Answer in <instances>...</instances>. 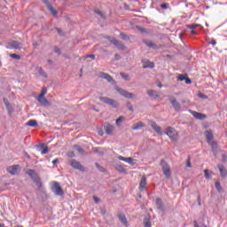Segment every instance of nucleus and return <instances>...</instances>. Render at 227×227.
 Here are the masks:
<instances>
[{
    "label": "nucleus",
    "instance_id": "nucleus-1",
    "mask_svg": "<svg viewBox=\"0 0 227 227\" xmlns=\"http://www.w3.org/2000/svg\"><path fill=\"white\" fill-rule=\"evenodd\" d=\"M27 175L32 178L33 182L38 186L42 187V181H40V176H38V174H36V171L33 169H28L27 171Z\"/></svg>",
    "mask_w": 227,
    "mask_h": 227
},
{
    "label": "nucleus",
    "instance_id": "nucleus-2",
    "mask_svg": "<svg viewBox=\"0 0 227 227\" xmlns=\"http://www.w3.org/2000/svg\"><path fill=\"white\" fill-rule=\"evenodd\" d=\"M99 100L101 102H103L104 104H107L108 106H111L114 109L118 108V106H120L118 101H116L114 99H111V98H109L107 97H99Z\"/></svg>",
    "mask_w": 227,
    "mask_h": 227
},
{
    "label": "nucleus",
    "instance_id": "nucleus-3",
    "mask_svg": "<svg viewBox=\"0 0 227 227\" xmlns=\"http://www.w3.org/2000/svg\"><path fill=\"white\" fill-rule=\"evenodd\" d=\"M51 192H54L55 196H63L65 194V192H63V189L59 185V183L54 182L51 185Z\"/></svg>",
    "mask_w": 227,
    "mask_h": 227
},
{
    "label": "nucleus",
    "instance_id": "nucleus-4",
    "mask_svg": "<svg viewBox=\"0 0 227 227\" xmlns=\"http://www.w3.org/2000/svg\"><path fill=\"white\" fill-rule=\"evenodd\" d=\"M160 166L162 168V171L166 178H169V176H171V168H169V165H168L166 161L161 160Z\"/></svg>",
    "mask_w": 227,
    "mask_h": 227
},
{
    "label": "nucleus",
    "instance_id": "nucleus-5",
    "mask_svg": "<svg viewBox=\"0 0 227 227\" xmlns=\"http://www.w3.org/2000/svg\"><path fill=\"white\" fill-rule=\"evenodd\" d=\"M107 40H109L111 43L115 45V47H117L119 51H125V45H123V43H121L120 41L114 39V37H107Z\"/></svg>",
    "mask_w": 227,
    "mask_h": 227
},
{
    "label": "nucleus",
    "instance_id": "nucleus-6",
    "mask_svg": "<svg viewBox=\"0 0 227 227\" xmlns=\"http://www.w3.org/2000/svg\"><path fill=\"white\" fill-rule=\"evenodd\" d=\"M118 93L124 97L125 98H135L136 95L132 92H129L121 88L117 89Z\"/></svg>",
    "mask_w": 227,
    "mask_h": 227
},
{
    "label": "nucleus",
    "instance_id": "nucleus-7",
    "mask_svg": "<svg viewBox=\"0 0 227 227\" xmlns=\"http://www.w3.org/2000/svg\"><path fill=\"white\" fill-rule=\"evenodd\" d=\"M70 166L72 168H74V169H78L79 171H85L86 168L81 165V162L75 160H72Z\"/></svg>",
    "mask_w": 227,
    "mask_h": 227
},
{
    "label": "nucleus",
    "instance_id": "nucleus-8",
    "mask_svg": "<svg viewBox=\"0 0 227 227\" xmlns=\"http://www.w3.org/2000/svg\"><path fill=\"white\" fill-rule=\"evenodd\" d=\"M8 47L7 49H18L19 51H20V49H22V43L17 42V41H11L8 43Z\"/></svg>",
    "mask_w": 227,
    "mask_h": 227
},
{
    "label": "nucleus",
    "instance_id": "nucleus-9",
    "mask_svg": "<svg viewBox=\"0 0 227 227\" xmlns=\"http://www.w3.org/2000/svg\"><path fill=\"white\" fill-rule=\"evenodd\" d=\"M158 212H164L166 210V206L164 205V202L161 200V199L157 198L155 201Z\"/></svg>",
    "mask_w": 227,
    "mask_h": 227
},
{
    "label": "nucleus",
    "instance_id": "nucleus-10",
    "mask_svg": "<svg viewBox=\"0 0 227 227\" xmlns=\"http://www.w3.org/2000/svg\"><path fill=\"white\" fill-rule=\"evenodd\" d=\"M165 134L168 136L170 139H175V137H176V130L171 127L166 129Z\"/></svg>",
    "mask_w": 227,
    "mask_h": 227
},
{
    "label": "nucleus",
    "instance_id": "nucleus-11",
    "mask_svg": "<svg viewBox=\"0 0 227 227\" xmlns=\"http://www.w3.org/2000/svg\"><path fill=\"white\" fill-rule=\"evenodd\" d=\"M169 102L171 106L174 107L175 111H180V109H182V106H180V103L176 101V98H170Z\"/></svg>",
    "mask_w": 227,
    "mask_h": 227
},
{
    "label": "nucleus",
    "instance_id": "nucleus-12",
    "mask_svg": "<svg viewBox=\"0 0 227 227\" xmlns=\"http://www.w3.org/2000/svg\"><path fill=\"white\" fill-rule=\"evenodd\" d=\"M20 168V165H12L7 168V173H10V175H17V173H19Z\"/></svg>",
    "mask_w": 227,
    "mask_h": 227
},
{
    "label": "nucleus",
    "instance_id": "nucleus-13",
    "mask_svg": "<svg viewBox=\"0 0 227 227\" xmlns=\"http://www.w3.org/2000/svg\"><path fill=\"white\" fill-rule=\"evenodd\" d=\"M190 113L194 118H196V120H205L207 118V115L205 114L198 113L192 110H190Z\"/></svg>",
    "mask_w": 227,
    "mask_h": 227
},
{
    "label": "nucleus",
    "instance_id": "nucleus-14",
    "mask_svg": "<svg viewBox=\"0 0 227 227\" xmlns=\"http://www.w3.org/2000/svg\"><path fill=\"white\" fill-rule=\"evenodd\" d=\"M118 160H122L123 162H127V164H130V166H134L136 164L132 157L125 158L123 156H118Z\"/></svg>",
    "mask_w": 227,
    "mask_h": 227
},
{
    "label": "nucleus",
    "instance_id": "nucleus-15",
    "mask_svg": "<svg viewBox=\"0 0 227 227\" xmlns=\"http://www.w3.org/2000/svg\"><path fill=\"white\" fill-rule=\"evenodd\" d=\"M149 125L153 129V130H155V132H157V134H160V132H162V129L160 126L157 125L156 121H150Z\"/></svg>",
    "mask_w": 227,
    "mask_h": 227
},
{
    "label": "nucleus",
    "instance_id": "nucleus-16",
    "mask_svg": "<svg viewBox=\"0 0 227 227\" xmlns=\"http://www.w3.org/2000/svg\"><path fill=\"white\" fill-rule=\"evenodd\" d=\"M44 4H46L48 10L52 13L53 17H56L58 15V11L49 4V0H43Z\"/></svg>",
    "mask_w": 227,
    "mask_h": 227
},
{
    "label": "nucleus",
    "instance_id": "nucleus-17",
    "mask_svg": "<svg viewBox=\"0 0 227 227\" xmlns=\"http://www.w3.org/2000/svg\"><path fill=\"white\" fill-rule=\"evenodd\" d=\"M99 77L100 79H106L107 82H114V79L107 73H100Z\"/></svg>",
    "mask_w": 227,
    "mask_h": 227
},
{
    "label": "nucleus",
    "instance_id": "nucleus-18",
    "mask_svg": "<svg viewBox=\"0 0 227 227\" xmlns=\"http://www.w3.org/2000/svg\"><path fill=\"white\" fill-rule=\"evenodd\" d=\"M38 103L41 104L42 106H49V101L47 98H45V96H38L37 97Z\"/></svg>",
    "mask_w": 227,
    "mask_h": 227
},
{
    "label": "nucleus",
    "instance_id": "nucleus-19",
    "mask_svg": "<svg viewBox=\"0 0 227 227\" xmlns=\"http://www.w3.org/2000/svg\"><path fill=\"white\" fill-rule=\"evenodd\" d=\"M105 131L106 134H108V136L113 135V132H114V126H113L111 124H106L105 126Z\"/></svg>",
    "mask_w": 227,
    "mask_h": 227
},
{
    "label": "nucleus",
    "instance_id": "nucleus-20",
    "mask_svg": "<svg viewBox=\"0 0 227 227\" xmlns=\"http://www.w3.org/2000/svg\"><path fill=\"white\" fill-rule=\"evenodd\" d=\"M39 152H41L42 155H45V153H49V147L45 146L43 144L37 146Z\"/></svg>",
    "mask_w": 227,
    "mask_h": 227
},
{
    "label": "nucleus",
    "instance_id": "nucleus-21",
    "mask_svg": "<svg viewBox=\"0 0 227 227\" xmlns=\"http://www.w3.org/2000/svg\"><path fill=\"white\" fill-rule=\"evenodd\" d=\"M138 189L141 192H143V191H145V189H146V176L142 177Z\"/></svg>",
    "mask_w": 227,
    "mask_h": 227
},
{
    "label": "nucleus",
    "instance_id": "nucleus-22",
    "mask_svg": "<svg viewBox=\"0 0 227 227\" xmlns=\"http://www.w3.org/2000/svg\"><path fill=\"white\" fill-rule=\"evenodd\" d=\"M145 43L149 47V49H153V51H157V49H159V46H157L153 42L145 41Z\"/></svg>",
    "mask_w": 227,
    "mask_h": 227
},
{
    "label": "nucleus",
    "instance_id": "nucleus-23",
    "mask_svg": "<svg viewBox=\"0 0 227 227\" xmlns=\"http://www.w3.org/2000/svg\"><path fill=\"white\" fill-rule=\"evenodd\" d=\"M144 67L143 68H155V64L153 62H150V60L143 61Z\"/></svg>",
    "mask_w": 227,
    "mask_h": 227
},
{
    "label": "nucleus",
    "instance_id": "nucleus-24",
    "mask_svg": "<svg viewBox=\"0 0 227 227\" xmlns=\"http://www.w3.org/2000/svg\"><path fill=\"white\" fill-rule=\"evenodd\" d=\"M4 106L8 111V113H13V108H12V106H10V102L8 101V99L6 98H4Z\"/></svg>",
    "mask_w": 227,
    "mask_h": 227
},
{
    "label": "nucleus",
    "instance_id": "nucleus-25",
    "mask_svg": "<svg viewBox=\"0 0 227 227\" xmlns=\"http://www.w3.org/2000/svg\"><path fill=\"white\" fill-rule=\"evenodd\" d=\"M119 220L121 221V223L124 225L127 226L128 225V221H127V217H125V215L123 214H120L119 215Z\"/></svg>",
    "mask_w": 227,
    "mask_h": 227
},
{
    "label": "nucleus",
    "instance_id": "nucleus-26",
    "mask_svg": "<svg viewBox=\"0 0 227 227\" xmlns=\"http://www.w3.org/2000/svg\"><path fill=\"white\" fill-rule=\"evenodd\" d=\"M205 135L207 139V143H210V141H212V139H214V135L212 134V131L207 130Z\"/></svg>",
    "mask_w": 227,
    "mask_h": 227
},
{
    "label": "nucleus",
    "instance_id": "nucleus-27",
    "mask_svg": "<svg viewBox=\"0 0 227 227\" xmlns=\"http://www.w3.org/2000/svg\"><path fill=\"white\" fill-rule=\"evenodd\" d=\"M147 95H149V97L152 98H159V94L155 90H148Z\"/></svg>",
    "mask_w": 227,
    "mask_h": 227
},
{
    "label": "nucleus",
    "instance_id": "nucleus-28",
    "mask_svg": "<svg viewBox=\"0 0 227 227\" xmlns=\"http://www.w3.org/2000/svg\"><path fill=\"white\" fill-rule=\"evenodd\" d=\"M218 169L220 171L221 176H226L227 173H226V168H224V166L223 165L218 166Z\"/></svg>",
    "mask_w": 227,
    "mask_h": 227
},
{
    "label": "nucleus",
    "instance_id": "nucleus-29",
    "mask_svg": "<svg viewBox=\"0 0 227 227\" xmlns=\"http://www.w3.org/2000/svg\"><path fill=\"white\" fill-rule=\"evenodd\" d=\"M27 125L28 127H38V122L36 121V120H30L27 122Z\"/></svg>",
    "mask_w": 227,
    "mask_h": 227
},
{
    "label": "nucleus",
    "instance_id": "nucleus-30",
    "mask_svg": "<svg viewBox=\"0 0 227 227\" xmlns=\"http://www.w3.org/2000/svg\"><path fill=\"white\" fill-rule=\"evenodd\" d=\"M125 121V117L124 116H120L116 121L115 123L117 125V127H120V125H121V123Z\"/></svg>",
    "mask_w": 227,
    "mask_h": 227
},
{
    "label": "nucleus",
    "instance_id": "nucleus-31",
    "mask_svg": "<svg viewBox=\"0 0 227 227\" xmlns=\"http://www.w3.org/2000/svg\"><path fill=\"white\" fill-rule=\"evenodd\" d=\"M144 226L152 227V222H150V217H146L144 219Z\"/></svg>",
    "mask_w": 227,
    "mask_h": 227
},
{
    "label": "nucleus",
    "instance_id": "nucleus-32",
    "mask_svg": "<svg viewBox=\"0 0 227 227\" xmlns=\"http://www.w3.org/2000/svg\"><path fill=\"white\" fill-rule=\"evenodd\" d=\"M142 127H145V124L140 121L133 127V130H140Z\"/></svg>",
    "mask_w": 227,
    "mask_h": 227
},
{
    "label": "nucleus",
    "instance_id": "nucleus-33",
    "mask_svg": "<svg viewBox=\"0 0 227 227\" xmlns=\"http://www.w3.org/2000/svg\"><path fill=\"white\" fill-rule=\"evenodd\" d=\"M74 147L75 148L76 151H78V153H80L81 155H84V150L82 149V147L77 145H74Z\"/></svg>",
    "mask_w": 227,
    "mask_h": 227
},
{
    "label": "nucleus",
    "instance_id": "nucleus-34",
    "mask_svg": "<svg viewBox=\"0 0 227 227\" xmlns=\"http://www.w3.org/2000/svg\"><path fill=\"white\" fill-rule=\"evenodd\" d=\"M215 189L217 190L218 192H223V187L221 186V183L216 182L215 184Z\"/></svg>",
    "mask_w": 227,
    "mask_h": 227
},
{
    "label": "nucleus",
    "instance_id": "nucleus-35",
    "mask_svg": "<svg viewBox=\"0 0 227 227\" xmlns=\"http://www.w3.org/2000/svg\"><path fill=\"white\" fill-rule=\"evenodd\" d=\"M121 77H122V79H124V81H130V76H129V74H127L125 73H121Z\"/></svg>",
    "mask_w": 227,
    "mask_h": 227
},
{
    "label": "nucleus",
    "instance_id": "nucleus-36",
    "mask_svg": "<svg viewBox=\"0 0 227 227\" xmlns=\"http://www.w3.org/2000/svg\"><path fill=\"white\" fill-rule=\"evenodd\" d=\"M116 169L119 170L120 173H125V168L121 165H117Z\"/></svg>",
    "mask_w": 227,
    "mask_h": 227
},
{
    "label": "nucleus",
    "instance_id": "nucleus-37",
    "mask_svg": "<svg viewBox=\"0 0 227 227\" xmlns=\"http://www.w3.org/2000/svg\"><path fill=\"white\" fill-rule=\"evenodd\" d=\"M96 13H97V15H99V17H101V19H106V15L104 14L103 12L97 10Z\"/></svg>",
    "mask_w": 227,
    "mask_h": 227
},
{
    "label": "nucleus",
    "instance_id": "nucleus-38",
    "mask_svg": "<svg viewBox=\"0 0 227 227\" xmlns=\"http://www.w3.org/2000/svg\"><path fill=\"white\" fill-rule=\"evenodd\" d=\"M211 148L214 153H215L217 152V144H215V142H213Z\"/></svg>",
    "mask_w": 227,
    "mask_h": 227
},
{
    "label": "nucleus",
    "instance_id": "nucleus-39",
    "mask_svg": "<svg viewBox=\"0 0 227 227\" xmlns=\"http://www.w3.org/2000/svg\"><path fill=\"white\" fill-rule=\"evenodd\" d=\"M160 8L162 10H168V8H169V4H168V3L161 4Z\"/></svg>",
    "mask_w": 227,
    "mask_h": 227
},
{
    "label": "nucleus",
    "instance_id": "nucleus-40",
    "mask_svg": "<svg viewBox=\"0 0 227 227\" xmlns=\"http://www.w3.org/2000/svg\"><path fill=\"white\" fill-rule=\"evenodd\" d=\"M10 57L12 58V59H20V55L15 53L11 54Z\"/></svg>",
    "mask_w": 227,
    "mask_h": 227
},
{
    "label": "nucleus",
    "instance_id": "nucleus-41",
    "mask_svg": "<svg viewBox=\"0 0 227 227\" xmlns=\"http://www.w3.org/2000/svg\"><path fill=\"white\" fill-rule=\"evenodd\" d=\"M95 152L96 153H98L100 157L104 155V151H102V149L96 148Z\"/></svg>",
    "mask_w": 227,
    "mask_h": 227
},
{
    "label": "nucleus",
    "instance_id": "nucleus-42",
    "mask_svg": "<svg viewBox=\"0 0 227 227\" xmlns=\"http://www.w3.org/2000/svg\"><path fill=\"white\" fill-rule=\"evenodd\" d=\"M185 75H184V74H179L177 77H176V79H177V81H185Z\"/></svg>",
    "mask_w": 227,
    "mask_h": 227
},
{
    "label": "nucleus",
    "instance_id": "nucleus-43",
    "mask_svg": "<svg viewBox=\"0 0 227 227\" xmlns=\"http://www.w3.org/2000/svg\"><path fill=\"white\" fill-rule=\"evenodd\" d=\"M200 25L198 24H192L188 26V29H196V27H199Z\"/></svg>",
    "mask_w": 227,
    "mask_h": 227
},
{
    "label": "nucleus",
    "instance_id": "nucleus-44",
    "mask_svg": "<svg viewBox=\"0 0 227 227\" xmlns=\"http://www.w3.org/2000/svg\"><path fill=\"white\" fill-rule=\"evenodd\" d=\"M39 74L42 75V77H47V73H45V71L43 69L39 70Z\"/></svg>",
    "mask_w": 227,
    "mask_h": 227
},
{
    "label": "nucleus",
    "instance_id": "nucleus-45",
    "mask_svg": "<svg viewBox=\"0 0 227 227\" xmlns=\"http://www.w3.org/2000/svg\"><path fill=\"white\" fill-rule=\"evenodd\" d=\"M204 176L207 179L210 178V174H208V169L204 170Z\"/></svg>",
    "mask_w": 227,
    "mask_h": 227
},
{
    "label": "nucleus",
    "instance_id": "nucleus-46",
    "mask_svg": "<svg viewBox=\"0 0 227 227\" xmlns=\"http://www.w3.org/2000/svg\"><path fill=\"white\" fill-rule=\"evenodd\" d=\"M198 97L199 98H204V99L208 98V97L203 93H199Z\"/></svg>",
    "mask_w": 227,
    "mask_h": 227
},
{
    "label": "nucleus",
    "instance_id": "nucleus-47",
    "mask_svg": "<svg viewBox=\"0 0 227 227\" xmlns=\"http://www.w3.org/2000/svg\"><path fill=\"white\" fill-rule=\"evenodd\" d=\"M127 107H128L129 111H134V106H132L131 103H128Z\"/></svg>",
    "mask_w": 227,
    "mask_h": 227
},
{
    "label": "nucleus",
    "instance_id": "nucleus-48",
    "mask_svg": "<svg viewBox=\"0 0 227 227\" xmlns=\"http://www.w3.org/2000/svg\"><path fill=\"white\" fill-rule=\"evenodd\" d=\"M54 52L56 53V54H61V50L59 49V48H58V47H55L54 48Z\"/></svg>",
    "mask_w": 227,
    "mask_h": 227
},
{
    "label": "nucleus",
    "instance_id": "nucleus-49",
    "mask_svg": "<svg viewBox=\"0 0 227 227\" xmlns=\"http://www.w3.org/2000/svg\"><path fill=\"white\" fill-rule=\"evenodd\" d=\"M121 38H122V40H128L129 36H127V35H125L124 33H121Z\"/></svg>",
    "mask_w": 227,
    "mask_h": 227
},
{
    "label": "nucleus",
    "instance_id": "nucleus-50",
    "mask_svg": "<svg viewBox=\"0 0 227 227\" xmlns=\"http://www.w3.org/2000/svg\"><path fill=\"white\" fill-rule=\"evenodd\" d=\"M47 95V90L43 89L42 93L39 95L40 97H45Z\"/></svg>",
    "mask_w": 227,
    "mask_h": 227
},
{
    "label": "nucleus",
    "instance_id": "nucleus-51",
    "mask_svg": "<svg viewBox=\"0 0 227 227\" xmlns=\"http://www.w3.org/2000/svg\"><path fill=\"white\" fill-rule=\"evenodd\" d=\"M184 81H185V84H192V81H191L189 78H185Z\"/></svg>",
    "mask_w": 227,
    "mask_h": 227
},
{
    "label": "nucleus",
    "instance_id": "nucleus-52",
    "mask_svg": "<svg viewBox=\"0 0 227 227\" xmlns=\"http://www.w3.org/2000/svg\"><path fill=\"white\" fill-rule=\"evenodd\" d=\"M93 200L95 201V203H100V199L98 197H93Z\"/></svg>",
    "mask_w": 227,
    "mask_h": 227
},
{
    "label": "nucleus",
    "instance_id": "nucleus-53",
    "mask_svg": "<svg viewBox=\"0 0 227 227\" xmlns=\"http://www.w3.org/2000/svg\"><path fill=\"white\" fill-rule=\"evenodd\" d=\"M209 43L211 45H217V42L215 41V39H212Z\"/></svg>",
    "mask_w": 227,
    "mask_h": 227
},
{
    "label": "nucleus",
    "instance_id": "nucleus-54",
    "mask_svg": "<svg viewBox=\"0 0 227 227\" xmlns=\"http://www.w3.org/2000/svg\"><path fill=\"white\" fill-rule=\"evenodd\" d=\"M191 159H188L186 161V168H191Z\"/></svg>",
    "mask_w": 227,
    "mask_h": 227
},
{
    "label": "nucleus",
    "instance_id": "nucleus-55",
    "mask_svg": "<svg viewBox=\"0 0 227 227\" xmlns=\"http://www.w3.org/2000/svg\"><path fill=\"white\" fill-rule=\"evenodd\" d=\"M87 58H90L91 59H95V54L88 55Z\"/></svg>",
    "mask_w": 227,
    "mask_h": 227
},
{
    "label": "nucleus",
    "instance_id": "nucleus-56",
    "mask_svg": "<svg viewBox=\"0 0 227 227\" xmlns=\"http://www.w3.org/2000/svg\"><path fill=\"white\" fill-rule=\"evenodd\" d=\"M59 35H63V31L60 28H56Z\"/></svg>",
    "mask_w": 227,
    "mask_h": 227
},
{
    "label": "nucleus",
    "instance_id": "nucleus-57",
    "mask_svg": "<svg viewBox=\"0 0 227 227\" xmlns=\"http://www.w3.org/2000/svg\"><path fill=\"white\" fill-rule=\"evenodd\" d=\"M106 208H101V214L104 215H106Z\"/></svg>",
    "mask_w": 227,
    "mask_h": 227
},
{
    "label": "nucleus",
    "instance_id": "nucleus-58",
    "mask_svg": "<svg viewBox=\"0 0 227 227\" xmlns=\"http://www.w3.org/2000/svg\"><path fill=\"white\" fill-rule=\"evenodd\" d=\"M198 204L201 205V197H200V196L198 197Z\"/></svg>",
    "mask_w": 227,
    "mask_h": 227
},
{
    "label": "nucleus",
    "instance_id": "nucleus-59",
    "mask_svg": "<svg viewBox=\"0 0 227 227\" xmlns=\"http://www.w3.org/2000/svg\"><path fill=\"white\" fill-rule=\"evenodd\" d=\"M58 162H59L58 159H55V160H52V164H58Z\"/></svg>",
    "mask_w": 227,
    "mask_h": 227
},
{
    "label": "nucleus",
    "instance_id": "nucleus-60",
    "mask_svg": "<svg viewBox=\"0 0 227 227\" xmlns=\"http://www.w3.org/2000/svg\"><path fill=\"white\" fill-rule=\"evenodd\" d=\"M69 157H75V154L74 153V152L69 153Z\"/></svg>",
    "mask_w": 227,
    "mask_h": 227
},
{
    "label": "nucleus",
    "instance_id": "nucleus-61",
    "mask_svg": "<svg viewBox=\"0 0 227 227\" xmlns=\"http://www.w3.org/2000/svg\"><path fill=\"white\" fill-rule=\"evenodd\" d=\"M115 59H120V55L119 54H115Z\"/></svg>",
    "mask_w": 227,
    "mask_h": 227
},
{
    "label": "nucleus",
    "instance_id": "nucleus-62",
    "mask_svg": "<svg viewBox=\"0 0 227 227\" xmlns=\"http://www.w3.org/2000/svg\"><path fill=\"white\" fill-rule=\"evenodd\" d=\"M191 35H196V31L192 30V31H191Z\"/></svg>",
    "mask_w": 227,
    "mask_h": 227
},
{
    "label": "nucleus",
    "instance_id": "nucleus-63",
    "mask_svg": "<svg viewBox=\"0 0 227 227\" xmlns=\"http://www.w3.org/2000/svg\"><path fill=\"white\" fill-rule=\"evenodd\" d=\"M96 168H98V169H100V165L98 163H96Z\"/></svg>",
    "mask_w": 227,
    "mask_h": 227
},
{
    "label": "nucleus",
    "instance_id": "nucleus-64",
    "mask_svg": "<svg viewBox=\"0 0 227 227\" xmlns=\"http://www.w3.org/2000/svg\"><path fill=\"white\" fill-rule=\"evenodd\" d=\"M0 227H4V224L0 223Z\"/></svg>",
    "mask_w": 227,
    "mask_h": 227
}]
</instances>
